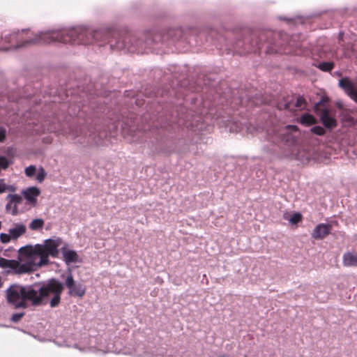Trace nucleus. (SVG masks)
I'll return each instance as SVG.
<instances>
[{"label":"nucleus","mask_w":357,"mask_h":357,"mask_svg":"<svg viewBox=\"0 0 357 357\" xmlns=\"http://www.w3.org/2000/svg\"><path fill=\"white\" fill-rule=\"evenodd\" d=\"M253 38H257L256 33H252V39H253Z\"/></svg>","instance_id":"38"},{"label":"nucleus","mask_w":357,"mask_h":357,"mask_svg":"<svg viewBox=\"0 0 357 357\" xmlns=\"http://www.w3.org/2000/svg\"><path fill=\"white\" fill-rule=\"evenodd\" d=\"M19 256L20 260L24 261L23 265H26L27 273L49 264V260H46V255L41 252L40 244L21 248L19 250Z\"/></svg>","instance_id":"4"},{"label":"nucleus","mask_w":357,"mask_h":357,"mask_svg":"<svg viewBox=\"0 0 357 357\" xmlns=\"http://www.w3.org/2000/svg\"><path fill=\"white\" fill-rule=\"evenodd\" d=\"M46 175H47V174H46L45 169L43 167H40L38 170L37 175H36V180L39 183H42L44 181Z\"/></svg>","instance_id":"24"},{"label":"nucleus","mask_w":357,"mask_h":357,"mask_svg":"<svg viewBox=\"0 0 357 357\" xmlns=\"http://www.w3.org/2000/svg\"><path fill=\"white\" fill-rule=\"evenodd\" d=\"M278 107H279L280 109H289V108H290V102H288L284 103V105L280 104L278 105Z\"/></svg>","instance_id":"34"},{"label":"nucleus","mask_w":357,"mask_h":357,"mask_svg":"<svg viewBox=\"0 0 357 357\" xmlns=\"http://www.w3.org/2000/svg\"><path fill=\"white\" fill-rule=\"evenodd\" d=\"M139 41H137V42L135 43V44H132V46L137 47V46H138V45H139Z\"/></svg>","instance_id":"37"},{"label":"nucleus","mask_w":357,"mask_h":357,"mask_svg":"<svg viewBox=\"0 0 357 357\" xmlns=\"http://www.w3.org/2000/svg\"><path fill=\"white\" fill-rule=\"evenodd\" d=\"M40 190L37 187H30L23 191L24 198L29 204L35 206L36 204V197L40 195Z\"/></svg>","instance_id":"13"},{"label":"nucleus","mask_w":357,"mask_h":357,"mask_svg":"<svg viewBox=\"0 0 357 357\" xmlns=\"http://www.w3.org/2000/svg\"><path fill=\"white\" fill-rule=\"evenodd\" d=\"M44 223H45V222L43 219L36 218V219L33 220L30 222L29 227L30 229H31L33 231H36V230L42 229L44 226Z\"/></svg>","instance_id":"20"},{"label":"nucleus","mask_w":357,"mask_h":357,"mask_svg":"<svg viewBox=\"0 0 357 357\" xmlns=\"http://www.w3.org/2000/svg\"><path fill=\"white\" fill-rule=\"evenodd\" d=\"M342 264L344 266H357V254L345 252L342 257Z\"/></svg>","instance_id":"16"},{"label":"nucleus","mask_w":357,"mask_h":357,"mask_svg":"<svg viewBox=\"0 0 357 357\" xmlns=\"http://www.w3.org/2000/svg\"><path fill=\"white\" fill-rule=\"evenodd\" d=\"M328 101L327 97H321V99L314 104V111L317 115H319L321 113V110L324 109L321 107Z\"/></svg>","instance_id":"21"},{"label":"nucleus","mask_w":357,"mask_h":357,"mask_svg":"<svg viewBox=\"0 0 357 357\" xmlns=\"http://www.w3.org/2000/svg\"><path fill=\"white\" fill-rule=\"evenodd\" d=\"M331 229L332 226L329 224H318L312 231L311 236L316 240L324 239L331 233Z\"/></svg>","instance_id":"12"},{"label":"nucleus","mask_w":357,"mask_h":357,"mask_svg":"<svg viewBox=\"0 0 357 357\" xmlns=\"http://www.w3.org/2000/svg\"><path fill=\"white\" fill-rule=\"evenodd\" d=\"M31 288L32 284L26 286L11 284L6 291L8 303L13 305L15 308H26L27 302H30L33 305V295L29 293Z\"/></svg>","instance_id":"5"},{"label":"nucleus","mask_w":357,"mask_h":357,"mask_svg":"<svg viewBox=\"0 0 357 357\" xmlns=\"http://www.w3.org/2000/svg\"><path fill=\"white\" fill-rule=\"evenodd\" d=\"M61 243V239L58 238L56 239L49 238L45 241L43 245H40L41 252L43 254L46 255V260H49L48 257H57L59 255L58 248Z\"/></svg>","instance_id":"7"},{"label":"nucleus","mask_w":357,"mask_h":357,"mask_svg":"<svg viewBox=\"0 0 357 357\" xmlns=\"http://www.w3.org/2000/svg\"><path fill=\"white\" fill-rule=\"evenodd\" d=\"M299 122L301 124L310 126L317 123V119L312 114L305 113L301 116Z\"/></svg>","instance_id":"18"},{"label":"nucleus","mask_w":357,"mask_h":357,"mask_svg":"<svg viewBox=\"0 0 357 357\" xmlns=\"http://www.w3.org/2000/svg\"><path fill=\"white\" fill-rule=\"evenodd\" d=\"M63 260L67 264L75 263L78 261V255L75 250L63 251Z\"/></svg>","instance_id":"17"},{"label":"nucleus","mask_w":357,"mask_h":357,"mask_svg":"<svg viewBox=\"0 0 357 357\" xmlns=\"http://www.w3.org/2000/svg\"><path fill=\"white\" fill-rule=\"evenodd\" d=\"M313 66L323 72H331L334 68L335 63L333 61H324L314 63Z\"/></svg>","instance_id":"19"},{"label":"nucleus","mask_w":357,"mask_h":357,"mask_svg":"<svg viewBox=\"0 0 357 357\" xmlns=\"http://www.w3.org/2000/svg\"><path fill=\"white\" fill-rule=\"evenodd\" d=\"M7 191V185L5 183L3 179H0V194Z\"/></svg>","instance_id":"30"},{"label":"nucleus","mask_w":357,"mask_h":357,"mask_svg":"<svg viewBox=\"0 0 357 357\" xmlns=\"http://www.w3.org/2000/svg\"><path fill=\"white\" fill-rule=\"evenodd\" d=\"M26 231V227L24 224L22 222L14 223L13 227L8 229V232L10 234L13 240H16Z\"/></svg>","instance_id":"14"},{"label":"nucleus","mask_w":357,"mask_h":357,"mask_svg":"<svg viewBox=\"0 0 357 357\" xmlns=\"http://www.w3.org/2000/svg\"><path fill=\"white\" fill-rule=\"evenodd\" d=\"M36 168L34 165H30L25 169V174L28 177H32L35 175Z\"/></svg>","instance_id":"26"},{"label":"nucleus","mask_w":357,"mask_h":357,"mask_svg":"<svg viewBox=\"0 0 357 357\" xmlns=\"http://www.w3.org/2000/svg\"><path fill=\"white\" fill-rule=\"evenodd\" d=\"M311 132L318 136H323L326 134L324 128L320 126H315L310 129Z\"/></svg>","instance_id":"22"},{"label":"nucleus","mask_w":357,"mask_h":357,"mask_svg":"<svg viewBox=\"0 0 357 357\" xmlns=\"http://www.w3.org/2000/svg\"><path fill=\"white\" fill-rule=\"evenodd\" d=\"M11 240H13V238L11 237V235L9 232H8V234H6V233L0 234V241L2 243H8Z\"/></svg>","instance_id":"25"},{"label":"nucleus","mask_w":357,"mask_h":357,"mask_svg":"<svg viewBox=\"0 0 357 357\" xmlns=\"http://www.w3.org/2000/svg\"><path fill=\"white\" fill-rule=\"evenodd\" d=\"M31 289L29 293L33 295V306L42 305L45 299L52 296L50 304L52 307H55L60 303L63 284L58 280L51 278L46 282L32 284Z\"/></svg>","instance_id":"3"},{"label":"nucleus","mask_w":357,"mask_h":357,"mask_svg":"<svg viewBox=\"0 0 357 357\" xmlns=\"http://www.w3.org/2000/svg\"><path fill=\"white\" fill-rule=\"evenodd\" d=\"M64 284L68 289V294L70 296L82 298L86 294V286L75 281L71 273L67 275Z\"/></svg>","instance_id":"6"},{"label":"nucleus","mask_w":357,"mask_h":357,"mask_svg":"<svg viewBox=\"0 0 357 357\" xmlns=\"http://www.w3.org/2000/svg\"><path fill=\"white\" fill-rule=\"evenodd\" d=\"M287 128L291 129L293 131H297L298 130V128L296 126H294V125L287 126Z\"/></svg>","instance_id":"36"},{"label":"nucleus","mask_w":357,"mask_h":357,"mask_svg":"<svg viewBox=\"0 0 357 357\" xmlns=\"http://www.w3.org/2000/svg\"><path fill=\"white\" fill-rule=\"evenodd\" d=\"M7 268L13 270L15 273L21 274L27 273L26 265L20 264L18 261L9 259Z\"/></svg>","instance_id":"15"},{"label":"nucleus","mask_w":357,"mask_h":357,"mask_svg":"<svg viewBox=\"0 0 357 357\" xmlns=\"http://www.w3.org/2000/svg\"><path fill=\"white\" fill-rule=\"evenodd\" d=\"M338 85L348 96L357 102V89L349 77H345L340 79Z\"/></svg>","instance_id":"8"},{"label":"nucleus","mask_w":357,"mask_h":357,"mask_svg":"<svg viewBox=\"0 0 357 357\" xmlns=\"http://www.w3.org/2000/svg\"><path fill=\"white\" fill-rule=\"evenodd\" d=\"M342 36H343V33H340V36H339L340 40L342 38Z\"/></svg>","instance_id":"39"},{"label":"nucleus","mask_w":357,"mask_h":357,"mask_svg":"<svg viewBox=\"0 0 357 357\" xmlns=\"http://www.w3.org/2000/svg\"><path fill=\"white\" fill-rule=\"evenodd\" d=\"M56 30L42 31L33 36L29 29L13 31L4 36V42L8 45L0 47V50H17L35 44H50L56 42Z\"/></svg>","instance_id":"2"},{"label":"nucleus","mask_w":357,"mask_h":357,"mask_svg":"<svg viewBox=\"0 0 357 357\" xmlns=\"http://www.w3.org/2000/svg\"><path fill=\"white\" fill-rule=\"evenodd\" d=\"M8 203L6 205V211L10 213L13 215H15L18 213L17 204L22 202V197L17 194H9L6 197Z\"/></svg>","instance_id":"10"},{"label":"nucleus","mask_w":357,"mask_h":357,"mask_svg":"<svg viewBox=\"0 0 357 357\" xmlns=\"http://www.w3.org/2000/svg\"><path fill=\"white\" fill-rule=\"evenodd\" d=\"M7 190L11 192H13L16 190V187L13 185H7Z\"/></svg>","instance_id":"35"},{"label":"nucleus","mask_w":357,"mask_h":357,"mask_svg":"<svg viewBox=\"0 0 357 357\" xmlns=\"http://www.w3.org/2000/svg\"><path fill=\"white\" fill-rule=\"evenodd\" d=\"M302 220V215L300 213H295L289 219L290 223L295 225L301 222Z\"/></svg>","instance_id":"23"},{"label":"nucleus","mask_w":357,"mask_h":357,"mask_svg":"<svg viewBox=\"0 0 357 357\" xmlns=\"http://www.w3.org/2000/svg\"><path fill=\"white\" fill-rule=\"evenodd\" d=\"M235 48L236 50L241 54L255 51L257 49H260L261 45L257 40H255V42L238 40L236 43Z\"/></svg>","instance_id":"9"},{"label":"nucleus","mask_w":357,"mask_h":357,"mask_svg":"<svg viewBox=\"0 0 357 357\" xmlns=\"http://www.w3.org/2000/svg\"><path fill=\"white\" fill-rule=\"evenodd\" d=\"M8 261L9 259L0 257V267L7 268Z\"/></svg>","instance_id":"31"},{"label":"nucleus","mask_w":357,"mask_h":357,"mask_svg":"<svg viewBox=\"0 0 357 357\" xmlns=\"http://www.w3.org/2000/svg\"><path fill=\"white\" fill-rule=\"evenodd\" d=\"M221 357H229V356H225V355H224V356H221Z\"/></svg>","instance_id":"40"},{"label":"nucleus","mask_w":357,"mask_h":357,"mask_svg":"<svg viewBox=\"0 0 357 357\" xmlns=\"http://www.w3.org/2000/svg\"><path fill=\"white\" fill-rule=\"evenodd\" d=\"M178 124L180 126V125H183L186 127H190V126H193V123H188L187 121L184 120V119H182L181 118H179L178 121Z\"/></svg>","instance_id":"32"},{"label":"nucleus","mask_w":357,"mask_h":357,"mask_svg":"<svg viewBox=\"0 0 357 357\" xmlns=\"http://www.w3.org/2000/svg\"><path fill=\"white\" fill-rule=\"evenodd\" d=\"M305 104V100L302 96H299L295 102L296 107H301L303 105Z\"/></svg>","instance_id":"28"},{"label":"nucleus","mask_w":357,"mask_h":357,"mask_svg":"<svg viewBox=\"0 0 357 357\" xmlns=\"http://www.w3.org/2000/svg\"><path fill=\"white\" fill-rule=\"evenodd\" d=\"M318 116H319L320 121L326 128L332 130L337 127V120L330 116V109L328 108L324 107L321 110V113Z\"/></svg>","instance_id":"11"},{"label":"nucleus","mask_w":357,"mask_h":357,"mask_svg":"<svg viewBox=\"0 0 357 357\" xmlns=\"http://www.w3.org/2000/svg\"><path fill=\"white\" fill-rule=\"evenodd\" d=\"M24 315V312H21V313H15L12 315L11 317V321L16 323V322H18L21 319L22 317Z\"/></svg>","instance_id":"27"},{"label":"nucleus","mask_w":357,"mask_h":357,"mask_svg":"<svg viewBox=\"0 0 357 357\" xmlns=\"http://www.w3.org/2000/svg\"><path fill=\"white\" fill-rule=\"evenodd\" d=\"M6 130L4 128H0V142H3L6 139Z\"/></svg>","instance_id":"33"},{"label":"nucleus","mask_w":357,"mask_h":357,"mask_svg":"<svg viewBox=\"0 0 357 357\" xmlns=\"http://www.w3.org/2000/svg\"><path fill=\"white\" fill-rule=\"evenodd\" d=\"M8 166V161L4 156L0 157V167L3 169H6Z\"/></svg>","instance_id":"29"},{"label":"nucleus","mask_w":357,"mask_h":357,"mask_svg":"<svg viewBox=\"0 0 357 357\" xmlns=\"http://www.w3.org/2000/svg\"><path fill=\"white\" fill-rule=\"evenodd\" d=\"M58 36L56 42L70 43L72 45H89L93 42L110 43L111 47L116 48H129L127 45V38H122L119 33L114 29H102L90 31L82 27L70 29L56 30Z\"/></svg>","instance_id":"1"}]
</instances>
